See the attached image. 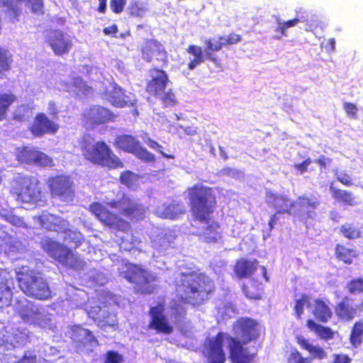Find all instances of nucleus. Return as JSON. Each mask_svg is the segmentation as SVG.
Here are the masks:
<instances>
[{
  "instance_id": "nucleus-1",
  "label": "nucleus",
  "mask_w": 363,
  "mask_h": 363,
  "mask_svg": "<svg viewBox=\"0 0 363 363\" xmlns=\"http://www.w3.org/2000/svg\"><path fill=\"white\" fill-rule=\"evenodd\" d=\"M107 205L118 211L119 214L109 210L99 202L89 205L90 212L105 226L111 230L128 233L131 230V223H139L146 218L147 207L138 198L126 193L107 203Z\"/></svg>"
},
{
  "instance_id": "nucleus-2",
  "label": "nucleus",
  "mask_w": 363,
  "mask_h": 363,
  "mask_svg": "<svg viewBox=\"0 0 363 363\" xmlns=\"http://www.w3.org/2000/svg\"><path fill=\"white\" fill-rule=\"evenodd\" d=\"M189 206L194 221L206 224L203 232L204 240L215 242L220 238V225L211 221L217 207L216 196L212 187L202 183H196L186 189Z\"/></svg>"
},
{
  "instance_id": "nucleus-3",
  "label": "nucleus",
  "mask_w": 363,
  "mask_h": 363,
  "mask_svg": "<svg viewBox=\"0 0 363 363\" xmlns=\"http://www.w3.org/2000/svg\"><path fill=\"white\" fill-rule=\"evenodd\" d=\"M232 330L235 337H226L228 357L231 363H253L257 356L245 345L255 342L259 337V324L251 318L241 317L236 320Z\"/></svg>"
},
{
  "instance_id": "nucleus-4",
  "label": "nucleus",
  "mask_w": 363,
  "mask_h": 363,
  "mask_svg": "<svg viewBox=\"0 0 363 363\" xmlns=\"http://www.w3.org/2000/svg\"><path fill=\"white\" fill-rule=\"evenodd\" d=\"M178 299L185 304L199 306L207 301L216 290L213 280L204 273L182 272L174 280Z\"/></svg>"
},
{
  "instance_id": "nucleus-5",
  "label": "nucleus",
  "mask_w": 363,
  "mask_h": 363,
  "mask_svg": "<svg viewBox=\"0 0 363 363\" xmlns=\"http://www.w3.org/2000/svg\"><path fill=\"white\" fill-rule=\"evenodd\" d=\"M9 194L18 203L35 207L44 206L46 195L40 179L33 175L18 173L9 182Z\"/></svg>"
},
{
  "instance_id": "nucleus-6",
  "label": "nucleus",
  "mask_w": 363,
  "mask_h": 363,
  "mask_svg": "<svg viewBox=\"0 0 363 363\" xmlns=\"http://www.w3.org/2000/svg\"><path fill=\"white\" fill-rule=\"evenodd\" d=\"M204 45L203 50L201 46L193 44L189 45L186 49V52L194 57L187 65L188 69L193 70L201 63L208 60L216 68L222 69L221 59L216 55V52L220 51L225 47L223 42V35H217L206 39Z\"/></svg>"
},
{
  "instance_id": "nucleus-7",
  "label": "nucleus",
  "mask_w": 363,
  "mask_h": 363,
  "mask_svg": "<svg viewBox=\"0 0 363 363\" xmlns=\"http://www.w3.org/2000/svg\"><path fill=\"white\" fill-rule=\"evenodd\" d=\"M82 154L85 160L93 164L108 169H121L124 167L122 160L104 140H99L91 146H82Z\"/></svg>"
},
{
  "instance_id": "nucleus-8",
  "label": "nucleus",
  "mask_w": 363,
  "mask_h": 363,
  "mask_svg": "<svg viewBox=\"0 0 363 363\" xmlns=\"http://www.w3.org/2000/svg\"><path fill=\"white\" fill-rule=\"evenodd\" d=\"M42 248L48 256L67 268L80 271L86 266V262L77 253L57 241L48 239L42 244Z\"/></svg>"
},
{
  "instance_id": "nucleus-9",
  "label": "nucleus",
  "mask_w": 363,
  "mask_h": 363,
  "mask_svg": "<svg viewBox=\"0 0 363 363\" xmlns=\"http://www.w3.org/2000/svg\"><path fill=\"white\" fill-rule=\"evenodd\" d=\"M124 278L133 285L135 294L150 295L156 290L154 283L157 281V277L140 265H128Z\"/></svg>"
},
{
  "instance_id": "nucleus-10",
  "label": "nucleus",
  "mask_w": 363,
  "mask_h": 363,
  "mask_svg": "<svg viewBox=\"0 0 363 363\" xmlns=\"http://www.w3.org/2000/svg\"><path fill=\"white\" fill-rule=\"evenodd\" d=\"M17 281L21 291L28 296L38 300H47L52 296L48 284L33 272L18 273Z\"/></svg>"
},
{
  "instance_id": "nucleus-11",
  "label": "nucleus",
  "mask_w": 363,
  "mask_h": 363,
  "mask_svg": "<svg viewBox=\"0 0 363 363\" xmlns=\"http://www.w3.org/2000/svg\"><path fill=\"white\" fill-rule=\"evenodd\" d=\"M113 145L116 149L133 154L144 162L150 163L155 161V156L143 147L140 141L132 135L122 134L117 135Z\"/></svg>"
},
{
  "instance_id": "nucleus-12",
  "label": "nucleus",
  "mask_w": 363,
  "mask_h": 363,
  "mask_svg": "<svg viewBox=\"0 0 363 363\" xmlns=\"http://www.w3.org/2000/svg\"><path fill=\"white\" fill-rule=\"evenodd\" d=\"M46 183L52 198L67 201L74 196V183L69 175L60 174L50 176Z\"/></svg>"
},
{
  "instance_id": "nucleus-13",
  "label": "nucleus",
  "mask_w": 363,
  "mask_h": 363,
  "mask_svg": "<svg viewBox=\"0 0 363 363\" xmlns=\"http://www.w3.org/2000/svg\"><path fill=\"white\" fill-rule=\"evenodd\" d=\"M148 315L150 316L148 330H153L157 334L169 335L173 333L174 328L165 314L163 303H158L157 305L150 307Z\"/></svg>"
},
{
  "instance_id": "nucleus-14",
  "label": "nucleus",
  "mask_w": 363,
  "mask_h": 363,
  "mask_svg": "<svg viewBox=\"0 0 363 363\" xmlns=\"http://www.w3.org/2000/svg\"><path fill=\"white\" fill-rule=\"evenodd\" d=\"M226 337L224 333L219 332L215 337L206 341L202 353L207 363L225 362L226 355L223 349V342Z\"/></svg>"
},
{
  "instance_id": "nucleus-15",
  "label": "nucleus",
  "mask_w": 363,
  "mask_h": 363,
  "mask_svg": "<svg viewBox=\"0 0 363 363\" xmlns=\"http://www.w3.org/2000/svg\"><path fill=\"white\" fill-rule=\"evenodd\" d=\"M142 58L146 62H151L153 60L162 63L168 64V55L164 45L155 39H146L140 48Z\"/></svg>"
},
{
  "instance_id": "nucleus-16",
  "label": "nucleus",
  "mask_w": 363,
  "mask_h": 363,
  "mask_svg": "<svg viewBox=\"0 0 363 363\" xmlns=\"http://www.w3.org/2000/svg\"><path fill=\"white\" fill-rule=\"evenodd\" d=\"M114 118L108 108L99 105L90 106L82 115L83 122L92 128L113 121Z\"/></svg>"
},
{
  "instance_id": "nucleus-17",
  "label": "nucleus",
  "mask_w": 363,
  "mask_h": 363,
  "mask_svg": "<svg viewBox=\"0 0 363 363\" xmlns=\"http://www.w3.org/2000/svg\"><path fill=\"white\" fill-rule=\"evenodd\" d=\"M60 129V125L43 112L38 113L33 118V121L29 127L31 134L36 138H40L45 135H54Z\"/></svg>"
},
{
  "instance_id": "nucleus-18",
  "label": "nucleus",
  "mask_w": 363,
  "mask_h": 363,
  "mask_svg": "<svg viewBox=\"0 0 363 363\" xmlns=\"http://www.w3.org/2000/svg\"><path fill=\"white\" fill-rule=\"evenodd\" d=\"M150 79L146 82L145 91L150 96L157 97L165 91L169 82L167 73L157 67L149 70Z\"/></svg>"
},
{
  "instance_id": "nucleus-19",
  "label": "nucleus",
  "mask_w": 363,
  "mask_h": 363,
  "mask_svg": "<svg viewBox=\"0 0 363 363\" xmlns=\"http://www.w3.org/2000/svg\"><path fill=\"white\" fill-rule=\"evenodd\" d=\"M41 229L47 231L57 233H66L68 230L69 222L61 216L43 211L38 216L34 217Z\"/></svg>"
},
{
  "instance_id": "nucleus-20",
  "label": "nucleus",
  "mask_w": 363,
  "mask_h": 363,
  "mask_svg": "<svg viewBox=\"0 0 363 363\" xmlns=\"http://www.w3.org/2000/svg\"><path fill=\"white\" fill-rule=\"evenodd\" d=\"M53 52L58 56L67 55L72 49V40L61 30H54L48 40Z\"/></svg>"
},
{
  "instance_id": "nucleus-21",
  "label": "nucleus",
  "mask_w": 363,
  "mask_h": 363,
  "mask_svg": "<svg viewBox=\"0 0 363 363\" xmlns=\"http://www.w3.org/2000/svg\"><path fill=\"white\" fill-rule=\"evenodd\" d=\"M359 305H354L348 296H345L334 307L337 319L343 323H350L358 315Z\"/></svg>"
},
{
  "instance_id": "nucleus-22",
  "label": "nucleus",
  "mask_w": 363,
  "mask_h": 363,
  "mask_svg": "<svg viewBox=\"0 0 363 363\" xmlns=\"http://www.w3.org/2000/svg\"><path fill=\"white\" fill-rule=\"evenodd\" d=\"M13 279L5 269L0 268V309L11 305L13 299Z\"/></svg>"
},
{
  "instance_id": "nucleus-23",
  "label": "nucleus",
  "mask_w": 363,
  "mask_h": 363,
  "mask_svg": "<svg viewBox=\"0 0 363 363\" xmlns=\"http://www.w3.org/2000/svg\"><path fill=\"white\" fill-rule=\"evenodd\" d=\"M298 206L303 211L300 214V220L306 223L308 220L315 218V210L320 206V201L315 196L301 195L297 198Z\"/></svg>"
},
{
  "instance_id": "nucleus-24",
  "label": "nucleus",
  "mask_w": 363,
  "mask_h": 363,
  "mask_svg": "<svg viewBox=\"0 0 363 363\" xmlns=\"http://www.w3.org/2000/svg\"><path fill=\"white\" fill-rule=\"evenodd\" d=\"M72 340L76 347L84 348L87 346H96L99 341L89 329L81 325H73L72 328Z\"/></svg>"
},
{
  "instance_id": "nucleus-25",
  "label": "nucleus",
  "mask_w": 363,
  "mask_h": 363,
  "mask_svg": "<svg viewBox=\"0 0 363 363\" xmlns=\"http://www.w3.org/2000/svg\"><path fill=\"white\" fill-rule=\"evenodd\" d=\"M259 267V261L257 259H238L233 266V271L238 279H247L254 275Z\"/></svg>"
},
{
  "instance_id": "nucleus-26",
  "label": "nucleus",
  "mask_w": 363,
  "mask_h": 363,
  "mask_svg": "<svg viewBox=\"0 0 363 363\" xmlns=\"http://www.w3.org/2000/svg\"><path fill=\"white\" fill-rule=\"evenodd\" d=\"M16 313L24 322H35L41 314L38 308L27 300L18 301Z\"/></svg>"
},
{
  "instance_id": "nucleus-27",
  "label": "nucleus",
  "mask_w": 363,
  "mask_h": 363,
  "mask_svg": "<svg viewBox=\"0 0 363 363\" xmlns=\"http://www.w3.org/2000/svg\"><path fill=\"white\" fill-rule=\"evenodd\" d=\"M330 303L328 299L317 298L313 300L311 313L318 321L327 323L332 318L333 313Z\"/></svg>"
},
{
  "instance_id": "nucleus-28",
  "label": "nucleus",
  "mask_w": 363,
  "mask_h": 363,
  "mask_svg": "<svg viewBox=\"0 0 363 363\" xmlns=\"http://www.w3.org/2000/svg\"><path fill=\"white\" fill-rule=\"evenodd\" d=\"M267 202L269 206L277 210V213L291 214V208L294 207V202L284 195L274 193H269L267 195Z\"/></svg>"
},
{
  "instance_id": "nucleus-29",
  "label": "nucleus",
  "mask_w": 363,
  "mask_h": 363,
  "mask_svg": "<svg viewBox=\"0 0 363 363\" xmlns=\"http://www.w3.org/2000/svg\"><path fill=\"white\" fill-rule=\"evenodd\" d=\"M299 22L305 23L308 26L314 28H317L320 24L318 17L316 15L306 13V16L296 17L280 23L277 30L282 35H286V30L296 26Z\"/></svg>"
},
{
  "instance_id": "nucleus-30",
  "label": "nucleus",
  "mask_w": 363,
  "mask_h": 363,
  "mask_svg": "<svg viewBox=\"0 0 363 363\" xmlns=\"http://www.w3.org/2000/svg\"><path fill=\"white\" fill-rule=\"evenodd\" d=\"M296 342L303 350L310 353L311 356L308 357L311 359V362L315 359H323L327 357V353L323 348L319 345H313L303 336H297Z\"/></svg>"
},
{
  "instance_id": "nucleus-31",
  "label": "nucleus",
  "mask_w": 363,
  "mask_h": 363,
  "mask_svg": "<svg viewBox=\"0 0 363 363\" xmlns=\"http://www.w3.org/2000/svg\"><path fill=\"white\" fill-rule=\"evenodd\" d=\"M335 255L339 261L350 265L353 262L354 259L358 257V252L355 249L348 247L345 244L338 243L335 247Z\"/></svg>"
},
{
  "instance_id": "nucleus-32",
  "label": "nucleus",
  "mask_w": 363,
  "mask_h": 363,
  "mask_svg": "<svg viewBox=\"0 0 363 363\" xmlns=\"http://www.w3.org/2000/svg\"><path fill=\"white\" fill-rule=\"evenodd\" d=\"M329 189L332 194V197L337 202L350 206L357 204L355 196L352 192L335 187L333 182L330 184Z\"/></svg>"
},
{
  "instance_id": "nucleus-33",
  "label": "nucleus",
  "mask_w": 363,
  "mask_h": 363,
  "mask_svg": "<svg viewBox=\"0 0 363 363\" xmlns=\"http://www.w3.org/2000/svg\"><path fill=\"white\" fill-rule=\"evenodd\" d=\"M186 213V208L182 202L173 201L166 205L163 209V218L171 220L179 218Z\"/></svg>"
},
{
  "instance_id": "nucleus-34",
  "label": "nucleus",
  "mask_w": 363,
  "mask_h": 363,
  "mask_svg": "<svg viewBox=\"0 0 363 363\" xmlns=\"http://www.w3.org/2000/svg\"><path fill=\"white\" fill-rule=\"evenodd\" d=\"M242 290L248 299L260 300L264 288L262 283L253 279L250 284H242Z\"/></svg>"
},
{
  "instance_id": "nucleus-35",
  "label": "nucleus",
  "mask_w": 363,
  "mask_h": 363,
  "mask_svg": "<svg viewBox=\"0 0 363 363\" xmlns=\"http://www.w3.org/2000/svg\"><path fill=\"white\" fill-rule=\"evenodd\" d=\"M306 326L310 330L315 332L318 336L323 340H328L334 337V332L330 328L321 325L313 319L307 320Z\"/></svg>"
},
{
  "instance_id": "nucleus-36",
  "label": "nucleus",
  "mask_w": 363,
  "mask_h": 363,
  "mask_svg": "<svg viewBox=\"0 0 363 363\" xmlns=\"http://www.w3.org/2000/svg\"><path fill=\"white\" fill-rule=\"evenodd\" d=\"M13 62V56L10 52L0 46V79L6 78V73L12 68Z\"/></svg>"
},
{
  "instance_id": "nucleus-37",
  "label": "nucleus",
  "mask_w": 363,
  "mask_h": 363,
  "mask_svg": "<svg viewBox=\"0 0 363 363\" xmlns=\"http://www.w3.org/2000/svg\"><path fill=\"white\" fill-rule=\"evenodd\" d=\"M351 345L357 348L363 342V320L356 321L352 326L349 336Z\"/></svg>"
},
{
  "instance_id": "nucleus-38",
  "label": "nucleus",
  "mask_w": 363,
  "mask_h": 363,
  "mask_svg": "<svg viewBox=\"0 0 363 363\" xmlns=\"http://www.w3.org/2000/svg\"><path fill=\"white\" fill-rule=\"evenodd\" d=\"M341 234L348 240H356L362 237V230L353 223H346L340 227Z\"/></svg>"
},
{
  "instance_id": "nucleus-39",
  "label": "nucleus",
  "mask_w": 363,
  "mask_h": 363,
  "mask_svg": "<svg viewBox=\"0 0 363 363\" xmlns=\"http://www.w3.org/2000/svg\"><path fill=\"white\" fill-rule=\"evenodd\" d=\"M124 97L125 95L122 89L115 86L108 94L107 99L112 106L118 108H123L128 105V101Z\"/></svg>"
},
{
  "instance_id": "nucleus-40",
  "label": "nucleus",
  "mask_w": 363,
  "mask_h": 363,
  "mask_svg": "<svg viewBox=\"0 0 363 363\" xmlns=\"http://www.w3.org/2000/svg\"><path fill=\"white\" fill-rule=\"evenodd\" d=\"M16 101V96L11 92L0 94V121L5 119L9 107Z\"/></svg>"
},
{
  "instance_id": "nucleus-41",
  "label": "nucleus",
  "mask_w": 363,
  "mask_h": 363,
  "mask_svg": "<svg viewBox=\"0 0 363 363\" xmlns=\"http://www.w3.org/2000/svg\"><path fill=\"white\" fill-rule=\"evenodd\" d=\"M39 150L36 147H30L28 146L22 147L18 154V159L21 162L28 165H33L35 157Z\"/></svg>"
},
{
  "instance_id": "nucleus-42",
  "label": "nucleus",
  "mask_w": 363,
  "mask_h": 363,
  "mask_svg": "<svg viewBox=\"0 0 363 363\" xmlns=\"http://www.w3.org/2000/svg\"><path fill=\"white\" fill-rule=\"evenodd\" d=\"M147 11L145 5L138 1H132L128 7L129 16L132 17L142 18Z\"/></svg>"
},
{
  "instance_id": "nucleus-43",
  "label": "nucleus",
  "mask_w": 363,
  "mask_h": 363,
  "mask_svg": "<svg viewBox=\"0 0 363 363\" xmlns=\"http://www.w3.org/2000/svg\"><path fill=\"white\" fill-rule=\"evenodd\" d=\"M310 304V298L308 295L303 294L299 299L295 301L294 313L296 318L301 319L304 313L305 306H308Z\"/></svg>"
},
{
  "instance_id": "nucleus-44",
  "label": "nucleus",
  "mask_w": 363,
  "mask_h": 363,
  "mask_svg": "<svg viewBox=\"0 0 363 363\" xmlns=\"http://www.w3.org/2000/svg\"><path fill=\"white\" fill-rule=\"evenodd\" d=\"M138 180V175L130 170L121 173L119 181L128 189H133Z\"/></svg>"
},
{
  "instance_id": "nucleus-45",
  "label": "nucleus",
  "mask_w": 363,
  "mask_h": 363,
  "mask_svg": "<svg viewBox=\"0 0 363 363\" xmlns=\"http://www.w3.org/2000/svg\"><path fill=\"white\" fill-rule=\"evenodd\" d=\"M286 363H311V359L304 357L296 349L292 348L286 358Z\"/></svg>"
},
{
  "instance_id": "nucleus-46",
  "label": "nucleus",
  "mask_w": 363,
  "mask_h": 363,
  "mask_svg": "<svg viewBox=\"0 0 363 363\" xmlns=\"http://www.w3.org/2000/svg\"><path fill=\"white\" fill-rule=\"evenodd\" d=\"M347 289L350 294H363V277L350 280L347 284Z\"/></svg>"
},
{
  "instance_id": "nucleus-47",
  "label": "nucleus",
  "mask_w": 363,
  "mask_h": 363,
  "mask_svg": "<svg viewBox=\"0 0 363 363\" xmlns=\"http://www.w3.org/2000/svg\"><path fill=\"white\" fill-rule=\"evenodd\" d=\"M33 165L40 167H51L54 166V162L51 157L39 150L36 155V157H35Z\"/></svg>"
},
{
  "instance_id": "nucleus-48",
  "label": "nucleus",
  "mask_w": 363,
  "mask_h": 363,
  "mask_svg": "<svg viewBox=\"0 0 363 363\" xmlns=\"http://www.w3.org/2000/svg\"><path fill=\"white\" fill-rule=\"evenodd\" d=\"M157 98L161 101L164 107L173 106L177 104V99L172 89L163 91Z\"/></svg>"
},
{
  "instance_id": "nucleus-49",
  "label": "nucleus",
  "mask_w": 363,
  "mask_h": 363,
  "mask_svg": "<svg viewBox=\"0 0 363 363\" xmlns=\"http://www.w3.org/2000/svg\"><path fill=\"white\" fill-rule=\"evenodd\" d=\"M67 239L75 249L80 247L84 241V235L79 231L69 230L67 233Z\"/></svg>"
},
{
  "instance_id": "nucleus-50",
  "label": "nucleus",
  "mask_w": 363,
  "mask_h": 363,
  "mask_svg": "<svg viewBox=\"0 0 363 363\" xmlns=\"http://www.w3.org/2000/svg\"><path fill=\"white\" fill-rule=\"evenodd\" d=\"M123 359L118 352L109 350L106 353L104 363H123Z\"/></svg>"
},
{
  "instance_id": "nucleus-51",
  "label": "nucleus",
  "mask_w": 363,
  "mask_h": 363,
  "mask_svg": "<svg viewBox=\"0 0 363 363\" xmlns=\"http://www.w3.org/2000/svg\"><path fill=\"white\" fill-rule=\"evenodd\" d=\"M242 40V36L235 33H230L227 36L223 35V42L224 46H230L235 45Z\"/></svg>"
},
{
  "instance_id": "nucleus-52",
  "label": "nucleus",
  "mask_w": 363,
  "mask_h": 363,
  "mask_svg": "<svg viewBox=\"0 0 363 363\" xmlns=\"http://www.w3.org/2000/svg\"><path fill=\"white\" fill-rule=\"evenodd\" d=\"M145 143L152 149L156 150L160 154H161L164 157L167 159H173L174 156L172 155H168L164 153L162 151V146L160 145L157 141L147 138Z\"/></svg>"
},
{
  "instance_id": "nucleus-53",
  "label": "nucleus",
  "mask_w": 363,
  "mask_h": 363,
  "mask_svg": "<svg viewBox=\"0 0 363 363\" xmlns=\"http://www.w3.org/2000/svg\"><path fill=\"white\" fill-rule=\"evenodd\" d=\"M126 0H110V8L113 13L119 14L123 12Z\"/></svg>"
},
{
  "instance_id": "nucleus-54",
  "label": "nucleus",
  "mask_w": 363,
  "mask_h": 363,
  "mask_svg": "<svg viewBox=\"0 0 363 363\" xmlns=\"http://www.w3.org/2000/svg\"><path fill=\"white\" fill-rule=\"evenodd\" d=\"M343 108L350 118L353 119L357 118L358 108L354 104L345 102L343 104Z\"/></svg>"
},
{
  "instance_id": "nucleus-55",
  "label": "nucleus",
  "mask_w": 363,
  "mask_h": 363,
  "mask_svg": "<svg viewBox=\"0 0 363 363\" xmlns=\"http://www.w3.org/2000/svg\"><path fill=\"white\" fill-rule=\"evenodd\" d=\"M37 355L33 352L27 351L23 356L13 363H37Z\"/></svg>"
},
{
  "instance_id": "nucleus-56",
  "label": "nucleus",
  "mask_w": 363,
  "mask_h": 363,
  "mask_svg": "<svg viewBox=\"0 0 363 363\" xmlns=\"http://www.w3.org/2000/svg\"><path fill=\"white\" fill-rule=\"evenodd\" d=\"M312 163L310 157H307L301 163L294 164V168L298 172L299 174H303L308 171V166Z\"/></svg>"
},
{
  "instance_id": "nucleus-57",
  "label": "nucleus",
  "mask_w": 363,
  "mask_h": 363,
  "mask_svg": "<svg viewBox=\"0 0 363 363\" xmlns=\"http://www.w3.org/2000/svg\"><path fill=\"white\" fill-rule=\"evenodd\" d=\"M333 362L331 363H351V358L346 354H334L333 355Z\"/></svg>"
},
{
  "instance_id": "nucleus-58",
  "label": "nucleus",
  "mask_w": 363,
  "mask_h": 363,
  "mask_svg": "<svg viewBox=\"0 0 363 363\" xmlns=\"http://www.w3.org/2000/svg\"><path fill=\"white\" fill-rule=\"evenodd\" d=\"M315 162L319 166L320 169L322 170L326 169L331 164L332 159L325 155H320Z\"/></svg>"
},
{
  "instance_id": "nucleus-59",
  "label": "nucleus",
  "mask_w": 363,
  "mask_h": 363,
  "mask_svg": "<svg viewBox=\"0 0 363 363\" xmlns=\"http://www.w3.org/2000/svg\"><path fill=\"white\" fill-rule=\"evenodd\" d=\"M336 179L346 186H351L353 184L352 177L346 173L337 175Z\"/></svg>"
},
{
  "instance_id": "nucleus-60",
  "label": "nucleus",
  "mask_w": 363,
  "mask_h": 363,
  "mask_svg": "<svg viewBox=\"0 0 363 363\" xmlns=\"http://www.w3.org/2000/svg\"><path fill=\"white\" fill-rule=\"evenodd\" d=\"M48 109L49 114L52 117V118H54V119L58 118L59 111H58V107H57V104H55V102H54L52 101H49Z\"/></svg>"
},
{
  "instance_id": "nucleus-61",
  "label": "nucleus",
  "mask_w": 363,
  "mask_h": 363,
  "mask_svg": "<svg viewBox=\"0 0 363 363\" xmlns=\"http://www.w3.org/2000/svg\"><path fill=\"white\" fill-rule=\"evenodd\" d=\"M220 173L223 175L233 177L238 175L240 174V172L238 170L233 169L231 167H225L220 170Z\"/></svg>"
},
{
  "instance_id": "nucleus-62",
  "label": "nucleus",
  "mask_w": 363,
  "mask_h": 363,
  "mask_svg": "<svg viewBox=\"0 0 363 363\" xmlns=\"http://www.w3.org/2000/svg\"><path fill=\"white\" fill-rule=\"evenodd\" d=\"M118 31V26L116 24H113L111 26L106 27L103 29V32L105 35H115Z\"/></svg>"
},
{
  "instance_id": "nucleus-63",
  "label": "nucleus",
  "mask_w": 363,
  "mask_h": 363,
  "mask_svg": "<svg viewBox=\"0 0 363 363\" xmlns=\"http://www.w3.org/2000/svg\"><path fill=\"white\" fill-rule=\"evenodd\" d=\"M99 1L97 11L101 13H105L106 11L107 0H98Z\"/></svg>"
},
{
  "instance_id": "nucleus-64",
  "label": "nucleus",
  "mask_w": 363,
  "mask_h": 363,
  "mask_svg": "<svg viewBox=\"0 0 363 363\" xmlns=\"http://www.w3.org/2000/svg\"><path fill=\"white\" fill-rule=\"evenodd\" d=\"M277 213L272 215L270 218H269V220L268 222V225L269 226V230H272L274 227V225L277 223V220H278V218L277 216Z\"/></svg>"
}]
</instances>
